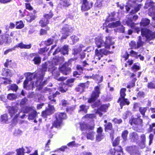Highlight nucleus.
Returning <instances> with one entry per match:
<instances>
[{
	"label": "nucleus",
	"mask_w": 155,
	"mask_h": 155,
	"mask_svg": "<svg viewBox=\"0 0 155 155\" xmlns=\"http://www.w3.org/2000/svg\"><path fill=\"white\" fill-rule=\"evenodd\" d=\"M34 73L28 72L27 73V77L24 81V88L27 90H33L35 86L41 90L42 87L47 83V80L42 82L44 76L42 75H37V73L33 74Z\"/></svg>",
	"instance_id": "1"
},
{
	"label": "nucleus",
	"mask_w": 155,
	"mask_h": 155,
	"mask_svg": "<svg viewBox=\"0 0 155 155\" xmlns=\"http://www.w3.org/2000/svg\"><path fill=\"white\" fill-rule=\"evenodd\" d=\"M114 42L112 41V38L110 36L106 37L105 38L100 37L95 39V44L98 48L104 47L105 48L100 49L99 50L96 49L95 50V55L94 59L101 60L103 55H107L110 53V51L107 50L109 49L110 45L113 44Z\"/></svg>",
	"instance_id": "2"
},
{
	"label": "nucleus",
	"mask_w": 155,
	"mask_h": 155,
	"mask_svg": "<svg viewBox=\"0 0 155 155\" xmlns=\"http://www.w3.org/2000/svg\"><path fill=\"white\" fill-rule=\"evenodd\" d=\"M140 31L142 37L145 38L143 39L140 36L138 37L137 42V48H138L142 46L145 41H149L155 38V31L153 32L147 28L142 29Z\"/></svg>",
	"instance_id": "3"
},
{
	"label": "nucleus",
	"mask_w": 155,
	"mask_h": 155,
	"mask_svg": "<svg viewBox=\"0 0 155 155\" xmlns=\"http://www.w3.org/2000/svg\"><path fill=\"white\" fill-rule=\"evenodd\" d=\"M59 94V92L57 91L54 94L52 95H50L48 97L49 99L50 100L48 105V108L42 112L43 116L45 117L47 115L51 114L54 113V104H56V100L55 98L57 95Z\"/></svg>",
	"instance_id": "4"
},
{
	"label": "nucleus",
	"mask_w": 155,
	"mask_h": 155,
	"mask_svg": "<svg viewBox=\"0 0 155 155\" xmlns=\"http://www.w3.org/2000/svg\"><path fill=\"white\" fill-rule=\"evenodd\" d=\"M8 110L11 117L15 116L14 118L15 120H16L18 117H20L21 118L23 119L25 116V114H24L23 112L18 109V105H17L15 106L9 107Z\"/></svg>",
	"instance_id": "5"
},
{
	"label": "nucleus",
	"mask_w": 155,
	"mask_h": 155,
	"mask_svg": "<svg viewBox=\"0 0 155 155\" xmlns=\"http://www.w3.org/2000/svg\"><path fill=\"white\" fill-rule=\"evenodd\" d=\"M133 14L130 13V15L128 17V19L126 21V23L127 25L130 27L134 29L135 32L138 34L142 28H140L138 26L136 25V24L133 22V21H135L138 18L137 15H133Z\"/></svg>",
	"instance_id": "6"
},
{
	"label": "nucleus",
	"mask_w": 155,
	"mask_h": 155,
	"mask_svg": "<svg viewBox=\"0 0 155 155\" xmlns=\"http://www.w3.org/2000/svg\"><path fill=\"white\" fill-rule=\"evenodd\" d=\"M55 117L56 120L53 124L51 129L53 127L57 128L59 127L62 124V120L66 119L67 116L66 114L64 113H58L55 114Z\"/></svg>",
	"instance_id": "7"
},
{
	"label": "nucleus",
	"mask_w": 155,
	"mask_h": 155,
	"mask_svg": "<svg viewBox=\"0 0 155 155\" xmlns=\"http://www.w3.org/2000/svg\"><path fill=\"white\" fill-rule=\"evenodd\" d=\"M73 61L74 60L71 59L69 60L68 62H66L59 68L60 71L64 75H67L68 74L71 70V68L69 67V66Z\"/></svg>",
	"instance_id": "8"
},
{
	"label": "nucleus",
	"mask_w": 155,
	"mask_h": 155,
	"mask_svg": "<svg viewBox=\"0 0 155 155\" xmlns=\"http://www.w3.org/2000/svg\"><path fill=\"white\" fill-rule=\"evenodd\" d=\"M140 117H138L137 118H134L133 116L129 121V123L131 125H133L136 127L137 128L141 127L143 126V120L140 118Z\"/></svg>",
	"instance_id": "9"
},
{
	"label": "nucleus",
	"mask_w": 155,
	"mask_h": 155,
	"mask_svg": "<svg viewBox=\"0 0 155 155\" xmlns=\"http://www.w3.org/2000/svg\"><path fill=\"white\" fill-rule=\"evenodd\" d=\"M53 63L51 62H45L44 64H43L41 69H40L37 72V75H42L44 76L45 72L47 71V68L48 69L49 67H50L51 69L53 67L54 65Z\"/></svg>",
	"instance_id": "10"
},
{
	"label": "nucleus",
	"mask_w": 155,
	"mask_h": 155,
	"mask_svg": "<svg viewBox=\"0 0 155 155\" xmlns=\"http://www.w3.org/2000/svg\"><path fill=\"white\" fill-rule=\"evenodd\" d=\"M72 32V29L70 25H66L61 29V32L62 34L61 38L62 39H66Z\"/></svg>",
	"instance_id": "11"
},
{
	"label": "nucleus",
	"mask_w": 155,
	"mask_h": 155,
	"mask_svg": "<svg viewBox=\"0 0 155 155\" xmlns=\"http://www.w3.org/2000/svg\"><path fill=\"white\" fill-rule=\"evenodd\" d=\"M48 71L51 72L52 75L54 76V78L58 81H63L65 79V78L62 77L58 78V77L60 75V73L58 71L57 68L55 67L54 65L52 68V69H51V68L50 67H49Z\"/></svg>",
	"instance_id": "12"
},
{
	"label": "nucleus",
	"mask_w": 155,
	"mask_h": 155,
	"mask_svg": "<svg viewBox=\"0 0 155 155\" xmlns=\"http://www.w3.org/2000/svg\"><path fill=\"white\" fill-rule=\"evenodd\" d=\"M100 93L99 87L97 86L96 87L94 88V91L92 93L91 97L88 100V102L91 103L95 101L99 97Z\"/></svg>",
	"instance_id": "13"
},
{
	"label": "nucleus",
	"mask_w": 155,
	"mask_h": 155,
	"mask_svg": "<svg viewBox=\"0 0 155 155\" xmlns=\"http://www.w3.org/2000/svg\"><path fill=\"white\" fill-rule=\"evenodd\" d=\"M30 112L29 114L28 118L29 120L34 119L37 115L36 111L33 109L31 107H27L26 108V111L25 113H27Z\"/></svg>",
	"instance_id": "14"
},
{
	"label": "nucleus",
	"mask_w": 155,
	"mask_h": 155,
	"mask_svg": "<svg viewBox=\"0 0 155 155\" xmlns=\"http://www.w3.org/2000/svg\"><path fill=\"white\" fill-rule=\"evenodd\" d=\"M126 150L129 153L134 155H141L137 150V147L135 146H128L126 147Z\"/></svg>",
	"instance_id": "15"
},
{
	"label": "nucleus",
	"mask_w": 155,
	"mask_h": 155,
	"mask_svg": "<svg viewBox=\"0 0 155 155\" xmlns=\"http://www.w3.org/2000/svg\"><path fill=\"white\" fill-rule=\"evenodd\" d=\"M53 16V14L51 12L48 14L45 15L44 16V17L46 19V21H45V20H41L39 22V23L41 24V26L42 27L46 26V25L49 23V21L48 20V19L51 18Z\"/></svg>",
	"instance_id": "16"
},
{
	"label": "nucleus",
	"mask_w": 155,
	"mask_h": 155,
	"mask_svg": "<svg viewBox=\"0 0 155 155\" xmlns=\"http://www.w3.org/2000/svg\"><path fill=\"white\" fill-rule=\"evenodd\" d=\"M82 3L81 9L83 11H86L90 9L92 7L93 4L92 2H89L87 1Z\"/></svg>",
	"instance_id": "17"
},
{
	"label": "nucleus",
	"mask_w": 155,
	"mask_h": 155,
	"mask_svg": "<svg viewBox=\"0 0 155 155\" xmlns=\"http://www.w3.org/2000/svg\"><path fill=\"white\" fill-rule=\"evenodd\" d=\"M108 107V106L107 104L103 105L97 109L96 113L99 114L100 117H101L103 115L102 112H106Z\"/></svg>",
	"instance_id": "18"
},
{
	"label": "nucleus",
	"mask_w": 155,
	"mask_h": 155,
	"mask_svg": "<svg viewBox=\"0 0 155 155\" xmlns=\"http://www.w3.org/2000/svg\"><path fill=\"white\" fill-rule=\"evenodd\" d=\"M1 38L2 39L3 44H4L6 45L9 44L12 41L11 39L9 37L8 35H2Z\"/></svg>",
	"instance_id": "19"
},
{
	"label": "nucleus",
	"mask_w": 155,
	"mask_h": 155,
	"mask_svg": "<svg viewBox=\"0 0 155 155\" xmlns=\"http://www.w3.org/2000/svg\"><path fill=\"white\" fill-rule=\"evenodd\" d=\"M129 138L131 141L134 142L137 141L139 139L138 135L136 132H133L130 133Z\"/></svg>",
	"instance_id": "20"
},
{
	"label": "nucleus",
	"mask_w": 155,
	"mask_h": 155,
	"mask_svg": "<svg viewBox=\"0 0 155 155\" xmlns=\"http://www.w3.org/2000/svg\"><path fill=\"white\" fill-rule=\"evenodd\" d=\"M122 151L121 147L118 146L116 147L115 149H111L110 152L113 155H120V153Z\"/></svg>",
	"instance_id": "21"
},
{
	"label": "nucleus",
	"mask_w": 155,
	"mask_h": 155,
	"mask_svg": "<svg viewBox=\"0 0 155 155\" xmlns=\"http://www.w3.org/2000/svg\"><path fill=\"white\" fill-rule=\"evenodd\" d=\"M31 47V44H30L29 45H25L22 42L17 44L14 47L15 49L16 48H19L21 49H28L30 48Z\"/></svg>",
	"instance_id": "22"
},
{
	"label": "nucleus",
	"mask_w": 155,
	"mask_h": 155,
	"mask_svg": "<svg viewBox=\"0 0 155 155\" xmlns=\"http://www.w3.org/2000/svg\"><path fill=\"white\" fill-rule=\"evenodd\" d=\"M64 61V58L63 56L56 57L53 59V62L54 63V64L57 65L61 63Z\"/></svg>",
	"instance_id": "23"
},
{
	"label": "nucleus",
	"mask_w": 155,
	"mask_h": 155,
	"mask_svg": "<svg viewBox=\"0 0 155 155\" xmlns=\"http://www.w3.org/2000/svg\"><path fill=\"white\" fill-rule=\"evenodd\" d=\"M91 130V129H89L88 130H87L86 131L87 133V138L88 139L93 140L94 139L95 132H93Z\"/></svg>",
	"instance_id": "24"
},
{
	"label": "nucleus",
	"mask_w": 155,
	"mask_h": 155,
	"mask_svg": "<svg viewBox=\"0 0 155 155\" xmlns=\"http://www.w3.org/2000/svg\"><path fill=\"white\" fill-rule=\"evenodd\" d=\"M150 23V20L147 18H142L141 21L140 23V27L147 26Z\"/></svg>",
	"instance_id": "25"
},
{
	"label": "nucleus",
	"mask_w": 155,
	"mask_h": 155,
	"mask_svg": "<svg viewBox=\"0 0 155 155\" xmlns=\"http://www.w3.org/2000/svg\"><path fill=\"white\" fill-rule=\"evenodd\" d=\"M121 24V22L120 21H118L115 22L109 23L107 25V27L110 28H114L118 27Z\"/></svg>",
	"instance_id": "26"
},
{
	"label": "nucleus",
	"mask_w": 155,
	"mask_h": 155,
	"mask_svg": "<svg viewBox=\"0 0 155 155\" xmlns=\"http://www.w3.org/2000/svg\"><path fill=\"white\" fill-rule=\"evenodd\" d=\"M61 52L63 55L68 54L69 51L68 46L67 45H64L60 48Z\"/></svg>",
	"instance_id": "27"
},
{
	"label": "nucleus",
	"mask_w": 155,
	"mask_h": 155,
	"mask_svg": "<svg viewBox=\"0 0 155 155\" xmlns=\"http://www.w3.org/2000/svg\"><path fill=\"white\" fill-rule=\"evenodd\" d=\"M88 108V107L84 105H81L80 106L78 112L81 113H86L87 112Z\"/></svg>",
	"instance_id": "28"
},
{
	"label": "nucleus",
	"mask_w": 155,
	"mask_h": 155,
	"mask_svg": "<svg viewBox=\"0 0 155 155\" xmlns=\"http://www.w3.org/2000/svg\"><path fill=\"white\" fill-rule=\"evenodd\" d=\"M3 76H9L11 77L12 76V73L10 70L4 68L2 69V74Z\"/></svg>",
	"instance_id": "29"
},
{
	"label": "nucleus",
	"mask_w": 155,
	"mask_h": 155,
	"mask_svg": "<svg viewBox=\"0 0 155 155\" xmlns=\"http://www.w3.org/2000/svg\"><path fill=\"white\" fill-rule=\"evenodd\" d=\"M80 125L81 127V129L82 130H84L85 129H87V130H88L89 129L92 130L94 128V126H88L87 124H85L84 123L82 124H80Z\"/></svg>",
	"instance_id": "30"
},
{
	"label": "nucleus",
	"mask_w": 155,
	"mask_h": 155,
	"mask_svg": "<svg viewBox=\"0 0 155 155\" xmlns=\"http://www.w3.org/2000/svg\"><path fill=\"white\" fill-rule=\"evenodd\" d=\"M27 99L24 98L21 100L20 103V105L21 107L25 108V111H26V108L28 107L27 106Z\"/></svg>",
	"instance_id": "31"
},
{
	"label": "nucleus",
	"mask_w": 155,
	"mask_h": 155,
	"mask_svg": "<svg viewBox=\"0 0 155 155\" xmlns=\"http://www.w3.org/2000/svg\"><path fill=\"white\" fill-rule=\"evenodd\" d=\"M126 91V89L124 88H122L120 91V97L118 99L117 102L119 103V101H121L122 98H124L126 94L125 92Z\"/></svg>",
	"instance_id": "32"
},
{
	"label": "nucleus",
	"mask_w": 155,
	"mask_h": 155,
	"mask_svg": "<svg viewBox=\"0 0 155 155\" xmlns=\"http://www.w3.org/2000/svg\"><path fill=\"white\" fill-rule=\"evenodd\" d=\"M154 3L151 0H147L145 4V8H147L149 7L154 6Z\"/></svg>",
	"instance_id": "33"
},
{
	"label": "nucleus",
	"mask_w": 155,
	"mask_h": 155,
	"mask_svg": "<svg viewBox=\"0 0 155 155\" xmlns=\"http://www.w3.org/2000/svg\"><path fill=\"white\" fill-rule=\"evenodd\" d=\"M142 5L141 4H137L134 7V9L132 10L130 12L131 14H134L138 12L141 7Z\"/></svg>",
	"instance_id": "34"
},
{
	"label": "nucleus",
	"mask_w": 155,
	"mask_h": 155,
	"mask_svg": "<svg viewBox=\"0 0 155 155\" xmlns=\"http://www.w3.org/2000/svg\"><path fill=\"white\" fill-rule=\"evenodd\" d=\"M140 139L141 140V143L142 144V146H141V148H143L145 147L146 142V136L145 134H142L140 136Z\"/></svg>",
	"instance_id": "35"
},
{
	"label": "nucleus",
	"mask_w": 155,
	"mask_h": 155,
	"mask_svg": "<svg viewBox=\"0 0 155 155\" xmlns=\"http://www.w3.org/2000/svg\"><path fill=\"white\" fill-rule=\"evenodd\" d=\"M148 15L151 16L153 17L155 15V6L150 7L149 9Z\"/></svg>",
	"instance_id": "36"
},
{
	"label": "nucleus",
	"mask_w": 155,
	"mask_h": 155,
	"mask_svg": "<svg viewBox=\"0 0 155 155\" xmlns=\"http://www.w3.org/2000/svg\"><path fill=\"white\" fill-rule=\"evenodd\" d=\"M125 30L124 27L122 25L119 26L117 28L114 29V31L116 32L119 33H124Z\"/></svg>",
	"instance_id": "37"
},
{
	"label": "nucleus",
	"mask_w": 155,
	"mask_h": 155,
	"mask_svg": "<svg viewBox=\"0 0 155 155\" xmlns=\"http://www.w3.org/2000/svg\"><path fill=\"white\" fill-rule=\"evenodd\" d=\"M0 80L2 81V82L0 83L1 84L3 83L5 85L9 84L11 82V80L6 78H0Z\"/></svg>",
	"instance_id": "38"
},
{
	"label": "nucleus",
	"mask_w": 155,
	"mask_h": 155,
	"mask_svg": "<svg viewBox=\"0 0 155 155\" xmlns=\"http://www.w3.org/2000/svg\"><path fill=\"white\" fill-rule=\"evenodd\" d=\"M32 61L34 62V63L35 64H39L41 62V58L38 55L34 58Z\"/></svg>",
	"instance_id": "39"
},
{
	"label": "nucleus",
	"mask_w": 155,
	"mask_h": 155,
	"mask_svg": "<svg viewBox=\"0 0 155 155\" xmlns=\"http://www.w3.org/2000/svg\"><path fill=\"white\" fill-rule=\"evenodd\" d=\"M16 29H21L24 27V25L22 21H20L16 22Z\"/></svg>",
	"instance_id": "40"
},
{
	"label": "nucleus",
	"mask_w": 155,
	"mask_h": 155,
	"mask_svg": "<svg viewBox=\"0 0 155 155\" xmlns=\"http://www.w3.org/2000/svg\"><path fill=\"white\" fill-rule=\"evenodd\" d=\"M60 3L63 7H68L71 4L69 1L68 0H61Z\"/></svg>",
	"instance_id": "41"
},
{
	"label": "nucleus",
	"mask_w": 155,
	"mask_h": 155,
	"mask_svg": "<svg viewBox=\"0 0 155 155\" xmlns=\"http://www.w3.org/2000/svg\"><path fill=\"white\" fill-rule=\"evenodd\" d=\"M9 90H11L13 91H16L18 89V86L16 84H13L8 86Z\"/></svg>",
	"instance_id": "42"
},
{
	"label": "nucleus",
	"mask_w": 155,
	"mask_h": 155,
	"mask_svg": "<svg viewBox=\"0 0 155 155\" xmlns=\"http://www.w3.org/2000/svg\"><path fill=\"white\" fill-rule=\"evenodd\" d=\"M1 122L2 123H6L8 121V116L6 114H4L1 116Z\"/></svg>",
	"instance_id": "43"
},
{
	"label": "nucleus",
	"mask_w": 155,
	"mask_h": 155,
	"mask_svg": "<svg viewBox=\"0 0 155 155\" xmlns=\"http://www.w3.org/2000/svg\"><path fill=\"white\" fill-rule=\"evenodd\" d=\"M74 79L73 78H71L67 80L66 81L65 84L67 86L71 87L72 85V83L74 82Z\"/></svg>",
	"instance_id": "44"
},
{
	"label": "nucleus",
	"mask_w": 155,
	"mask_h": 155,
	"mask_svg": "<svg viewBox=\"0 0 155 155\" xmlns=\"http://www.w3.org/2000/svg\"><path fill=\"white\" fill-rule=\"evenodd\" d=\"M147 110V107H140L139 108V111L143 115V117H144L145 114V113Z\"/></svg>",
	"instance_id": "45"
},
{
	"label": "nucleus",
	"mask_w": 155,
	"mask_h": 155,
	"mask_svg": "<svg viewBox=\"0 0 155 155\" xmlns=\"http://www.w3.org/2000/svg\"><path fill=\"white\" fill-rule=\"evenodd\" d=\"M128 131L127 130H124L122 133V137L125 141L127 140V136L128 134Z\"/></svg>",
	"instance_id": "46"
},
{
	"label": "nucleus",
	"mask_w": 155,
	"mask_h": 155,
	"mask_svg": "<svg viewBox=\"0 0 155 155\" xmlns=\"http://www.w3.org/2000/svg\"><path fill=\"white\" fill-rule=\"evenodd\" d=\"M68 89V86H67L64 84L62 85V87L59 88V90L62 93H64Z\"/></svg>",
	"instance_id": "47"
},
{
	"label": "nucleus",
	"mask_w": 155,
	"mask_h": 155,
	"mask_svg": "<svg viewBox=\"0 0 155 155\" xmlns=\"http://www.w3.org/2000/svg\"><path fill=\"white\" fill-rule=\"evenodd\" d=\"M7 98L9 100H13L15 99L17 96L16 95L13 93H10L8 95Z\"/></svg>",
	"instance_id": "48"
},
{
	"label": "nucleus",
	"mask_w": 155,
	"mask_h": 155,
	"mask_svg": "<svg viewBox=\"0 0 155 155\" xmlns=\"http://www.w3.org/2000/svg\"><path fill=\"white\" fill-rule=\"evenodd\" d=\"M69 104L68 101L65 100L63 99L61 100V103L60 104V106H62L63 107H67Z\"/></svg>",
	"instance_id": "49"
},
{
	"label": "nucleus",
	"mask_w": 155,
	"mask_h": 155,
	"mask_svg": "<svg viewBox=\"0 0 155 155\" xmlns=\"http://www.w3.org/2000/svg\"><path fill=\"white\" fill-rule=\"evenodd\" d=\"M28 97L31 98H34L35 99L37 97V95L34 92H31L28 93Z\"/></svg>",
	"instance_id": "50"
},
{
	"label": "nucleus",
	"mask_w": 155,
	"mask_h": 155,
	"mask_svg": "<svg viewBox=\"0 0 155 155\" xmlns=\"http://www.w3.org/2000/svg\"><path fill=\"white\" fill-rule=\"evenodd\" d=\"M105 130L106 131L107 130H112V124L111 123L109 122L105 125Z\"/></svg>",
	"instance_id": "51"
},
{
	"label": "nucleus",
	"mask_w": 155,
	"mask_h": 155,
	"mask_svg": "<svg viewBox=\"0 0 155 155\" xmlns=\"http://www.w3.org/2000/svg\"><path fill=\"white\" fill-rule=\"evenodd\" d=\"M36 18V16L35 15H31L29 16L27 19V21L29 22H31L33 20H34Z\"/></svg>",
	"instance_id": "52"
},
{
	"label": "nucleus",
	"mask_w": 155,
	"mask_h": 155,
	"mask_svg": "<svg viewBox=\"0 0 155 155\" xmlns=\"http://www.w3.org/2000/svg\"><path fill=\"white\" fill-rule=\"evenodd\" d=\"M131 114V113L129 111H127L124 113L123 114V118L124 119H127L128 117L130 116Z\"/></svg>",
	"instance_id": "53"
},
{
	"label": "nucleus",
	"mask_w": 155,
	"mask_h": 155,
	"mask_svg": "<svg viewBox=\"0 0 155 155\" xmlns=\"http://www.w3.org/2000/svg\"><path fill=\"white\" fill-rule=\"evenodd\" d=\"M51 91V88H49L47 87H45L43 88L41 90V92L42 93H50Z\"/></svg>",
	"instance_id": "54"
},
{
	"label": "nucleus",
	"mask_w": 155,
	"mask_h": 155,
	"mask_svg": "<svg viewBox=\"0 0 155 155\" xmlns=\"http://www.w3.org/2000/svg\"><path fill=\"white\" fill-rule=\"evenodd\" d=\"M4 50L5 48L3 49V50L4 51V54L5 55H6L8 54L9 53L15 50L14 47L12 48H9L6 50L4 51Z\"/></svg>",
	"instance_id": "55"
},
{
	"label": "nucleus",
	"mask_w": 155,
	"mask_h": 155,
	"mask_svg": "<svg viewBox=\"0 0 155 155\" xmlns=\"http://www.w3.org/2000/svg\"><path fill=\"white\" fill-rule=\"evenodd\" d=\"M48 50V48L47 47L40 48L39 50L38 53L40 54H43L45 52L47 51Z\"/></svg>",
	"instance_id": "56"
},
{
	"label": "nucleus",
	"mask_w": 155,
	"mask_h": 155,
	"mask_svg": "<svg viewBox=\"0 0 155 155\" xmlns=\"http://www.w3.org/2000/svg\"><path fill=\"white\" fill-rule=\"evenodd\" d=\"M103 135L102 134H97L96 136V140L100 141L103 138Z\"/></svg>",
	"instance_id": "57"
},
{
	"label": "nucleus",
	"mask_w": 155,
	"mask_h": 155,
	"mask_svg": "<svg viewBox=\"0 0 155 155\" xmlns=\"http://www.w3.org/2000/svg\"><path fill=\"white\" fill-rule=\"evenodd\" d=\"M129 53L130 54V55L136 58H138V57H137V56L139 54L138 52H136L133 50H132L130 51Z\"/></svg>",
	"instance_id": "58"
},
{
	"label": "nucleus",
	"mask_w": 155,
	"mask_h": 155,
	"mask_svg": "<svg viewBox=\"0 0 155 155\" xmlns=\"http://www.w3.org/2000/svg\"><path fill=\"white\" fill-rule=\"evenodd\" d=\"M73 43H76L79 40V38L75 35H73L70 37Z\"/></svg>",
	"instance_id": "59"
},
{
	"label": "nucleus",
	"mask_w": 155,
	"mask_h": 155,
	"mask_svg": "<svg viewBox=\"0 0 155 155\" xmlns=\"http://www.w3.org/2000/svg\"><path fill=\"white\" fill-rule=\"evenodd\" d=\"M67 145L70 147H78L80 145L78 143H75V141H73L68 143Z\"/></svg>",
	"instance_id": "60"
},
{
	"label": "nucleus",
	"mask_w": 155,
	"mask_h": 155,
	"mask_svg": "<svg viewBox=\"0 0 155 155\" xmlns=\"http://www.w3.org/2000/svg\"><path fill=\"white\" fill-rule=\"evenodd\" d=\"M130 45L132 48H137V44L135 41H131L129 44Z\"/></svg>",
	"instance_id": "61"
},
{
	"label": "nucleus",
	"mask_w": 155,
	"mask_h": 155,
	"mask_svg": "<svg viewBox=\"0 0 155 155\" xmlns=\"http://www.w3.org/2000/svg\"><path fill=\"white\" fill-rule=\"evenodd\" d=\"M140 69V66L136 64H134L132 68V70L134 72H136L137 70H139Z\"/></svg>",
	"instance_id": "62"
},
{
	"label": "nucleus",
	"mask_w": 155,
	"mask_h": 155,
	"mask_svg": "<svg viewBox=\"0 0 155 155\" xmlns=\"http://www.w3.org/2000/svg\"><path fill=\"white\" fill-rule=\"evenodd\" d=\"M16 151L18 155H23L24 153L23 148L17 149Z\"/></svg>",
	"instance_id": "63"
},
{
	"label": "nucleus",
	"mask_w": 155,
	"mask_h": 155,
	"mask_svg": "<svg viewBox=\"0 0 155 155\" xmlns=\"http://www.w3.org/2000/svg\"><path fill=\"white\" fill-rule=\"evenodd\" d=\"M147 87L150 89H155V84L152 82H150L148 84Z\"/></svg>",
	"instance_id": "64"
}]
</instances>
